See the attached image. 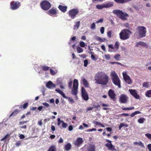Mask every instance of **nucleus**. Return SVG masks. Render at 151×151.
<instances>
[{
    "label": "nucleus",
    "instance_id": "nucleus-1",
    "mask_svg": "<svg viewBox=\"0 0 151 151\" xmlns=\"http://www.w3.org/2000/svg\"><path fill=\"white\" fill-rule=\"evenodd\" d=\"M96 83L102 85H106L109 82L108 76L104 73L99 72L97 73L95 76Z\"/></svg>",
    "mask_w": 151,
    "mask_h": 151
},
{
    "label": "nucleus",
    "instance_id": "nucleus-2",
    "mask_svg": "<svg viewBox=\"0 0 151 151\" xmlns=\"http://www.w3.org/2000/svg\"><path fill=\"white\" fill-rule=\"evenodd\" d=\"M110 75L114 84L117 86L119 88H121L120 81L115 71H111Z\"/></svg>",
    "mask_w": 151,
    "mask_h": 151
},
{
    "label": "nucleus",
    "instance_id": "nucleus-3",
    "mask_svg": "<svg viewBox=\"0 0 151 151\" xmlns=\"http://www.w3.org/2000/svg\"><path fill=\"white\" fill-rule=\"evenodd\" d=\"M131 34V31L127 29H124L122 30L119 34V38L122 40H126L129 38Z\"/></svg>",
    "mask_w": 151,
    "mask_h": 151
},
{
    "label": "nucleus",
    "instance_id": "nucleus-4",
    "mask_svg": "<svg viewBox=\"0 0 151 151\" xmlns=\"http://www.w3.org/2000/svg\"><path fill=\"white\" fill-rule=\"evenodd\" d=\"M137 33L140 37H143L146 36L147 32L146 28L144 26H139L137 28Z\"/></svg>",
    "mask_w": 151,
    "mask_h": 151
},
{
    "label": "nucleus",
    "instance_id": "nucleus-5",
    "mask_svg": "<svg viewBox=\"0 0 151 151\" xmlns=\"http://www.w3.org/2000/svg\"><path fill=\"white\" fill-rule=\"evenodd\" d=\"M113 12L117 17H119L122 20L127 19V17H128V15L125 12L118 10H114L113 11Z\"/></svg>",
    "mask_w": 151,
    "mask_h": 151
},
{
    "label": "nucleus",
    "instance_id": "nucleus-6",
    "mask_svg": "<svg viewBox=\"0 0 151 151\" xmlns=\"http://www.w3.org/2000/svg\"><path fill=\"white\" fill-rule=\"evenodd\" d=\"M119 46V42L118 41H116L114 44V46L113 45L110 44L108 46V51L111 52H115L118 50Z\"/></svg>",
    "mask_w": 151,
    "mask_h": 151
},
{
    "label": "nucleus",
    "instance_id": "nucleus-7",
    "mask_svg": "<svg viewBox=\"0 0 151 151\" xmlns=\"http://www.w3.org/2000/svg\"><path fill=\"white\" fill-rule=\"evenodd\" d=\"M78 82L77 80L75 79L73 81V87L72 89L71 93L73 95H76L78 91Z\"/></svg>",
    "mask_w": 151,
    "mask_h": 151
},
{
    "label": "nucleus",
    "instance_id": "nucleus-8",
    "mask_svg": "<svg viewBox=\"0 0 151 151\" xmlns=\"http://www.w3.org/2000/svg\"><path fill=\"white\" fill-rule=\"evenodd\" d=\"M41 8L45 10H47L51 7L50 4L48 1H44L40 4Z\"/></svg>",
    "mask_w": 151,
    "mask_h": 151
},
{
    "label": "nucleus",
    "instance_id": "nucleus-9",
    "mask_svg": "<svg viewBox=\"0 0 151 151\" xmlns=\"http://www.w3.org/2000/svg\"><path fill=\"white\" fill-rule=\"evenodd\" d=\"M79 12L78 9H73L69 12V16L72 19H74L76 15Z\"/></svg>",
    "mask_w": 151,
    "mask_h": 151
},
{
    "label": "nucleus",
    "instance_id": "nucleus-10",
    "mask_svg": "<svg viewBox=\"0 0 151 151\" xmlns=\"http://www.w3.org/2000/svg\"><path fill=\"white\" fill-rule=\"evenodd\" d=\"M128 99V96L125 94H121L119 97V102L121 103H126Z\"/></svg>",
    "mask_w": 151,
    "mask_h": 151
},
{
    "label": "nucleus",
    "instance_id": "nucleus-11",
    "mask_svg": "<svg viewBox=\"0 0 151 151\" xmlns=\"http://www.w3.org/2000/svg\"><path fill=\"white\" fill-rule=\"evenodd\" d=\"M10 4V7L13 10L17 9L20 6V3L18 2L12 1L11 2Z\"/></svg>",
    "mask_w": 151,
    "mask_h": 151
},
{
    "label": "nucleus",
    "instance_id": "nucleus-12",
    "mask_svg": "<svg viewBox=\"0 0 151 151\" xmlns=\"http://www.w3.org/2000/svg\"><path fill=\"white\" fill-rule=\"evenodd\" d=\"M81 93L83 98L84 100L87 101L88 99V96L83 87L81 88Z\"/></svg>",
    "mask_w": 151,
    "mask_h": 151
},
{
    "label": "nucleus",
    "instance_id": "nucleus-13",
    "mask_svg": "<svg viewBox=\"0 0 151 151\" xmlns=\"http://www.w3.org/2000/svg\"><path fill=\"white\" fill-rule=\"evenodd\" d=\"M122 75L124 79L126 82L129 84H131L132 83V81L129 76L127 74L126 72H124L122 73Z\"/></svg>",
    "mask_w": 151,
    "mask_h": 151
},
{
    "label": "nucleus",
    "instance_id": "nucleus-14",
    "mask_svg": "<svg viewBox=\"0 0 151 151\" xmlns=\"http://www.w3.org/2000/svg\"><path fill=\"white\" fill-rule=\"evenodd\" d=\"M129 91L131 94L135 99H138L139 98V96L137 94L136 90L131 89L129 90Z\"/></svg>",
    "mask_w": 151,
    "mask_h": 151
},
{
    "label": "nucleus",
    "instance_id": "nucleus-15",
    "mask_svg": "<svg viewBox=\"0 0 151 151\" xmlns=\"http://www.w3.org/2000/svg\"><path fill=\"white\" fill-rule=\"evenodd\" d=\"M46 86L49 88L52 89L56 87V85L53 84L51 81H49L47 83Z\"/></svg>",
    "mask_w": 151,
    "mask_h": 151
},
{
    "label": "nucleus",
    "instance_id": "nucleus-16",
    "mask_svg": "<svg viewBox=\"0 0 151 151\" xmlns=\"http://www.w3.org/2000/svg\"><path fill=\"white\" fill-rule=\"evenodd\" d=\"M105 146L107 147L108 149L109 150L111 151L116 150L115 148L112 145L111 142L106 144Z\"/></svg>",
    "mask_w": 151,
    "mask_h": 151
},
{
    "label": "nucleus",
    "instance_id": "nucleus-17",
    "mask_svg": "<svg viewBox=\"0 0 151 151\" xmlns=\"http://www.w3.org/2000/svg\"><path fill=\"white\" fill-rule=\"evenodd\" d=\"M83 142V139L79 137L78 138L76 142H75L74 144L75 145L77 146H79L81 145Z\"/></svg>",
    "mask_w": 151,
    "mask_h": 151
},
{
    "label": "nucleus",
    "instance_id": "nucleus-18",
    "mask_svg": "<svg viewBox=\"0 0 151 151\" xmlns=\"http://www.w3.org/2000/svg\"><path fill=\"white\" fill-rule=\"evenodd\" d=\"M108 94L109 96L111 99H114L115 98V95L114 92L112 90H109L108 92Z\"/></svg>",
    "mask_w": 151,
    "mask_h": 151
},
{
    "label": "nucleus",
    "instance_id": "nucleus-19",
    "mask_svg": "<svg viewBox=\"0 0 151 151\" xmlns=\"http://www.w3.org/2000/svg\"><path fill=\"white\" fill-rule=\"evenodd\" d=\"M47 14L51 16L56 14L57 13L56 9L52 8L47 12Z\"/></svg>",
    "mask_w": 151,
    "mask_h": 151
},
{
    "label": "nucleus",
    "instance_id": "nucleus-20",
    "mask_svg": "<svg viewBox=\"0 0 151 151\" xmlns=\"http://www.w3.org/2000/svg\"><path fill=\"white\" fill-rule=\"evenodd\" d=\"M95 147L93 145H90L88 146L87 151H95Z\"/></svg>",
    "mask_w": 151,
    "mask_h": 151
},
{
    "label": "nucleus",
    "instance_id": "nucleus-21",
    "mask_svg": "<svg viewBox=\"0 0 151 151\" xmlns=\"http://www.w3.org/2000/svg\"><path fill=\"white\" fill-rule=\"evenodd\" d=\"M58 8L62 12L64 13L67 10V7L66 6L59 5L58 6Z\"/></svg>",
    "mask_w": 151,
    "mask_h": 151
},
{
    "label": "nucleus",
    "instance_id": "nucleus-22",
    "mask_svg": "<svg viewBox=\"0 0 151 151\" xmlns=\"http://www.w3.org/2000/svg\"><path fill=\"white\" fill-rule=\"evenodd\" d=\"M133 145H138V146H140L142 148H144L145 147L143 143H142L141 141H139V142H135L133 143Z\"/></svg>",
    "mask_w": 151,
    "mask_h": 151
},
{
    "label": "nucleus",
    "instance_id": "nucleus-23",
    "mask_svg": "<svg viewBox=\"0 0 151 151\" xmlns=\"http://www.w3.org/2000/svg\"><path fill=\"white\" fill-rule=\"evenodd\" d=\"M82 80L83 84V85L86 87L89 88V84L88 82L85 78H82Z\"/></svg>",
    "mask_w": 151,
    "mask_h": 151
},
{
    "label": "nucleus",
    "instance_id": "nucleus-24",
    "mask_svg": "<svg viewBox=\"0 0 151 151\" xmlns=\"http://www.w3.org/2000/svg\"><path fill=\"white\" fill-rule=\"evenodd\" d=\"M71 144L70 143H68L65 145L64 147V148L65 150L68 151L71 149Z\"/></svg>",
    "mask_w": 151,
    "mask_h": 151
},
{
    "label": "nucleus",
    "instance_id": "nucleus-25",
    "mask_svg": "<svg viewBox=\"0 0 151 151\" xmlns=\"http://www.w3.org/2000/svg\"><path fill=\"white\" fill-rule=\"evenodd\" d=\"M95 39L96 40L99 41L101 42H104L106 40L105 38H102L98 36H96L95 37Z\"/></svg>",
    "mask_w": 151,
    "mask_h": 151
},
{
    "label": "nucleus",
    "instance_id": "nucleus-26",
    "mask_svg": "<svg viewBox=\"0 0 151 151\" xmlns=\"http://www.w3.org/2000/svg\"><path fill=\"white\" fill-rule=\"evenodd\" d=\"M55 91L60 94L64 98H66V96L65 95L63 92L60 89H56Z\"/></svg>",
    "mask_w": 151,
    "mask_h": 151
},
{
    "label": "nucleus",
    "instance_id": "nucleus-27",
    "mask_svg": "<svg viewBox=\"0 0 151 151\" xmlns=\"http://www.w3.org/2000/svg\"><path fill=\"white\" fill-rule=\"evenodd\" d=\"M116 3L122 4L125 2L129 1L132 0H114Z\"/></svg>",
    "mask_w": 151,
    "mask_h": 151
},
{
    "label": "nucleus",
    "instance_id": "nucleus-28",
    "mask_svg": "<svg viewBox=\"0 0 151 151\" xmlns=\"http://www.w3.org/2000/svg\"><path fill=\"white\" fill-rule=\"evenodd\" d=\"M104 8H108L113 6V4L112 2H110L108 3L104 4Z\"/></svg>",
    "mask_w": 151,
    "mask_h": 151
},
{
    "label": "nucleus",
    "instance_id": "nucleus-29",
    "mask_svg": "<svg viewBox=\"0 0 151 151\" xmlns=\"http://www.w3.org/2000/svg\"><path fill=\"white\" fill-rule=\"evenodd\" d=\"M139 45L143 46H146L147 45V44L145 42H137L136 45V46L138 47Z\"/></svg>",
    "mask_w": 151,
    "mask_h": 151
},
{
    "label": "nucleus",
    "instance_id": "nucleus-30",
    "mask_svg": "<svg viewBox=\"0 0 151 151\" xmlns=\"http://www.w3.org/2000/svg\"><path fill=\"white\" fill-rule=\"evenodd\" d=\"M75 25H74L73 27L74 29H78L79 28L80 24V22L78 21L76 22H75Z\"/></svg>",
    "mask_w": 151,
    "mask_h": 151
},
{
    "label": "nucleus",
    "instance_id": "nucleus-31",
    "mask_svg": "<svg viewBox=\"0 0 151 151\" xmlns=\"http://www.w3.org/2000/svg\"><path fill=\"white\" fill-rule=\"evenodd\" d=\"M145 120L146 119L145 118L143 117L141 118L138 120V122L139 123L142 124L144 122Z\"/></svg>",
    "mask_w": 151,
    "mask_h": 151
},
{
    "label": "nucleus",
    "instance_id": "nucleus-32",
    "mask_svg": "<svg viewBox=\"0 0 151 151\" xmlns=\"http://www.w3.org/2000/svg\"><path fill=\"white\" fill-rule=\"evenodd\" d=\"M48 151H56L55 147L54 145H52L49 149Z\"/></svg>",
    "mask_w": 151,
    "mask_h": 151
},
{
    "label": "nucleus",
    "instance_id": "nucleus-33",
    "mask_svg": "<svg viewBox=\"0 0 151 151\" xmlns=\"http://www.w3.org/2000/svg\"><path fill=\"white\" fill-rule=\"evenodd\" d=\"M102 106L103 107H105L103 108V109L104 110H107L109 109L108 107L109 106V105L108 104H102Z\"/></svg>",
    "mask_w": 151,
    "mask_h": 151
},
{
    "label": "nucleus",
    "instance_id": "nucleus-34",
    "mask_svg": "<svg viewBox=\"0 0 151 151\" xmlns=\"http://www.w3.org/2000/svg\"><path fill=\"white\" fill-rule=\"evenodd\" d=\"M64 98L68 99L69 102L71 104H73L75 102L74 100L70 97H68L66 96V98Z\"/></svg>",
    "mask_w": 151,
    "mask_h": 151
},
{
    "label": "nucleus",
    "instance_id": "nucleus-35",
    "mask_svg": "<svg viewBox=\"0 0 151 151\" xmlns=\"http://www.w3.org/2000/svg\"><path fill=\"white\" fill-rule=\"evenodd\" d=\"M76 50L77 52L78 53L82 52H83V49L80 47H78L76 48Z\"/></svg>",
    "mask_w": 151,
    "mask_h": 151
},
{
    "label": "nucleus",
    "instance_id": "nucleus-36",
    "mask_svg": "<svg viewBox=\"0 0 151 151\" xmlns=\"http://www.w3.org/2000/svg\"><path fill=\"white\" fill-rule=\"evenodd\" d=\"M146 96L149 97H151V90L148 91L146 93Z\"/></svg>",
    "mask_w": 151,
    "mask_h": 151
},
{
    "label": "nucleus",
    "instance_id": "nucleus-37",
    "mask_svg": "<svg viewBox=\"0 0 151 151\" xmlns=\"http://www.w3.org/2000/svg\"><path fill=\"white\" fill-rule=\"evenodd\" d=\"M96 8L97 9H102L103 8H104V4L101 5H97L96 6Z\"/></svg>",
    "mask_w": 151,
    "mask_h": 151
},
{
    "label": "nucleus",
    "instance_id": "nucleus-38",
    "mask_svg": "<svg viewBox=\"0 0 151 151\" xmlns=\"http://www.w3.org/2000/svg\"><path fill=\"white\" fill-rule=\"evenodd\" d=\"M50 73L52 75H55L57 73V71H54L52 69H50Z\"/></svg>",
    "mask_w": 151,
    "mask_h": 151
},
{
    "label": "nucleus",
    "instance_id": "nucleus-39",
    "mask_svg": "<svg viewBox=\"0 0 151 151\" xmlns=\"http://www.w3.org/2000/svg\"><path fill=\"white\" fill-rule=\"evenodd\" d=\"M134 107H127L123 108L122 109L124 110H131L134 109Z\"/></svg>",
    "mask_w": 151,
    "mask_h": 151
},
{
    "label": "nucleus",
    "instance_id": "nucleus-40",
    "mask_svg": "<svg viewBox=\"0 0 151 151\" xmlns=\"http://www.w3.org/2000/svg\"><path fill=\"white\" fill-rule=\"evenodd\" d=\"M79 45L81 47H83L86 45L85 43L83 41H80L79 42Z\"/></svg>",
    "mask_w": 151,
    "mask_h": 151
},
{
    "label": "nucleus",
    "instance_id": "nucleus-41",
    "mask_svg": "<svg viewBox=\"0 0 151 151\" xmlns=\"http://www.w3.org/2000/svg\"><path fill=\"white\" fill-rule=\"evenodd\" d=\"M18 110H14L10 115L9 116H12L13 115H16L18 113Z\"/></svg>",
    "mask_w": 151,
    "mask_h": 151
},
{
    "label": "nucleus",
    "instance_id": "nucleus-42",
    "mask_svg": "<svg viewBox=\"0 0 151 151\" xmlns=\"http://www.w3.org/2000/svg\"><path fill=\"white\" fill-rule=\"evenodd\" d=\"M104 57L106 60H109L110 59V56L109 54H105L104 55Z\"/></svg>",
    "mask_w": 151,
    "mask_h": 151
},
{
    "label": "nucleus",
    "instance_id": "nucleus-43",
    "mask_svg": "<svg viewBox=\"0 0 151 151\" xmlns=\"http://www.w3.org/2000/svg\"><path fill=\"white\" fill-rule=\"evenodd\" d=\"M150 86L148 83H144L143 84V86L146 88H148Z\"/></svg>",
    "mask_w": 151,
    "mask_h": 151
},
{
    "label": "nucleus",
    "instance_id": "nucleus-44",
    "mask_svg": "<svg viewBox=\"0 0 151 151\" xmlns=\"http://www.w3.org/2000/svg\"><path fill=\"white\" fill-rule=\"evenodd\" d=\"M42 69L45 71H47L48 70L50 67H48L47 66H44L42 67Z\"/></svg>",
    "mask_w": 151,
    "mask_h": 151
},
{
    "label": "nucleus",
    "instance_id": "nucleus-45",
    "mask_svg": "<svg viewBox=\"0 0 151 151\" xmlns=\"http://www.w3.org/2000/svg\"><path fill=\"white\" fill-rule=\"evenodd\" d=\"M120 55L119 54H117L115 55L114 57V58L116 60H118L120 58Z\"/></svg>",
    "mask_w": 151,
    "mask_h": 151
},
{
    "label": "nucleus",
    "instance_id": "nucleus-46",
    "mask_svg": "<svg viewBox=\"0 0 151 151\" xmlns=\"http://www.w3.org/2000/svg\"><path fill=\"white\" fill-rule=\"evenodd\" d=\"M96 28L95 24L94 22H93L91 25V29H94Z\"/></svg>",
    "mask_w": 151,
    "mask_h": 151
},
{
    "label": "nucleus",
    "instance_id": "nucleus-47",
    "mask_svg": "<svg viewBox=\"0 0 151 151\" xmlns=\"http://www.w3.org/2000/svg\"><path fill=\"white\" fill-rule=\"evenodd\" d=\"M62 122V127L64 128H66L67 126V124L66 123H65L63 121V122Z\"/></svg>",
    "mask_w": 151,
    "mask_h": 151
},
{
    "label": "nucleus",
    "instance_id": "nucleus-48",
    "mask_svg": "<svg viewBox=\"0 0 151 151\" xmlns=\"http://www.w3.org/2000/svg\"><path fill=\"white\" fill-rule=\"evenodd\" d=\"M21 141H17L15 145L17 147H19V146L21 145Z\"/></svg>",
    "mask_w": 151,
    "mask_h": 151
},
{
    "label": "nucleus",
    "instance_id": "nucleus-49",
    "mask_svg": "<svg viewBox=\"0 0 151 151\" xmlns=\"http://www.w3.org/2000/svg\"><path fill=\"white\" fill-rule=\"evenodd\" d=\"M91 58L92 60L94 61L96 60L97 59V58H96L93 54H92L91 55Z\"/></svg>",
    "mask_w": 151,
    "mask_h": 151
},
{
    "label": "nucleus",
    "instance_id": "nucleus-50",
    "mask_svg": "<svg viewBox=\"0 0 151 151\" xmlns=\"http://www.w3.org/2000/svg\"><path fill=\"white\" fill-rule=\"evenodd\" d=\"M110 63L111 64H118V65H120L121 66H122V64L119 63V62H111Z\"/></svg>",
    "mask_w": 151,
    "mask_h": 151
},
{
    "label": "nucleus",
    "instance_id": "nucleus-51",
    "mask_svg": "<svg viewBox=\"0 0 151 151\" xmlns=\"http://www.w3.org/2000/svg\"><path fill=\"white\" fill-rule=\"evenodd\" d=\"M58 123V125L59 126L60 125L61 123H62V122H63V121L60 120V119L59 118H58L57 119Z\"/></svg>",
    "mask_w": 151,
    "mask_h": 151
},
{
    "label": "nucleus",
    "instance_id": "nucleus-52",
    "mask_svg": "<svg viewBox=\"0 0 151 151\" xmlns=\"http://www.w3.org/2000/svg\"><path fill=\"white\" fill-rule=\"evenodd\" d=\"M145 135L148 138L151 140V134L149 133L146 134Z\"/></svg>",
    "mask_w": 151,
    "mask_h": 151
},
{
    "label": "nucleus",
    "instance_id": "nucleus-53",
    "mask_svg": "<svg viewBox=\"0 0 151 151\" xmlns=\"http://www.w3.org/2000/svg\"><path fill=\"white\" fill-rule=\"evenodd\" d=\"M100 31L101 34H103L104 33V27H102L101 28Z\"/></svg>",
    "mask_w": 151,
    "mask_h": 151
},
{
    "label": "nucleus",
    "instance_id": "nucleus-54",
    "mask_svg": "<svg viewBox=\"0 0 151 151\" xmlns=\"http://www.w3.org/2000/svg\"><path fill=\"white\" fill-rule=\"evenodd\" d=\"M84 66L85 67H86L88 64V61L87 60H85L84 61Z\"/></svg>",
    "mask_w": 151,
    "mask_h": 151
},
{
    "label": "nucleus",
    "instance_id": "nucleus-55",
    "mask_svg": "<svg viewBox=\"0 0 151 151\" xmlns=\"http://www.w3.org/2000/svg\"><path fill=\"white\" fill-rule=\"evenodd\" d=\"M42 104L43 106H45L46 107H48L50 106L49 104L47 103H43Z\"/></svg>",
    "mask_w": 151,
    "mask_h": 151
},
{
    "label": "nucleus",
    "instance_id": "nucleus-56",
    "mask_svg": "<svg viewBox=\"0 0 151 151\" xmlns=\"http://www.w3.org/2000/svg\"><path fill=\"white\" fill-rule=\"evenodd\" d=\"M111 34L112 32L111 31H109L107 32V35L109 38H111Z\"/></svg>",
    "mask_w": 151,
    "mask_h": 151
},
{
    "label": "nucleus",
    "instance_id": "nucleus-57",
    "mask_svg": "<svg viewBox=\"0 0 151 151\" xmlns=\"http://www.w3.org/2000/svg\"><path fill=\"white\" fill-rule=\"evenodd\" d=\"M96 129L92 128V129H88L86 131L87 132H92V131H96Z\"/></svg>",
    "mask_w": 151,
    "mask_h": 151
},
{
    "label": "nucleus",
    "instance_id": "nucleus-58",
    "mask_svg": "<svg viewBox=\"0 0 151 151\" xmlns=\"http://www.w3.org/2000/svg\"><path fill=\"white\" fill-rule=\"evenodd\" d=\"M72 81H70L68 83V86L69 88H71L72 87Z\"/></svg>",
    "mask_w": 151,
    "mask_h": 151
},
{
    "label": "nucleus",
    "instance_id": "nucleus-59",
    "mask_svg": "<svg viewBox=\"0 0 151 151\" xmlns=\"http://www.w3.org/2000/svg\"><path fill=\"white\" fill-rule=\"evenodd\" d=\"M103 21V19H101L98 21H97L96 22V23H102Z\"/></svg>",
    "mask_w": 151,
    "mask_h": 151
},
{
    "label": "nucleus",
    "instance_id": "nucleus-60",
    "mask_svg": "<svg viewBox=\"0 0 151 151\" xmlns=\"http://www.w3.org/2000/svg\"><path fill=\"white\" fill-rule=\"evenodd\" d=\"M124 126H125V124H123V123H121L119 127V129L120 130L121 129V128L123 127Z\"/></svg>",
    "mask_w": 151,
    "mask_h": 151
},
{
    "label": "nucleus",
    "instance_id": "nucleus-61",
    "mask_svg": "<svg viewBox=\"0 0 151 151\" xmlns=\"http://www.w3.org/2000/svg\"><path fill=\"white\" fill-rule=\"evenodd\" d=\"M28 103H26L24 104L23 105V108L24 109H25L28 106Z\"/></svg>",
    "mask_w": 151,
    "mask_h": 151
},
{
    "label": "nucleus",
    "instance_id": "nucleus-62",
    "mask_svg": "<svg viewBox=\"0 0 151 151\" xmlns=\"http://www.w3.org/2000/svg\"><path fill=\"white\" fill-rule=\"evenodd\" d=\"M93 123L96 125H100L101 123L96 121H94Z\"/></svg>",
    "mask_w": 151,
    "mask_h": 151
},
{
    "label": "nucleus",
    "instance_id": "nucleus-63",
    "mask_svg": "<svg viewBox=\"0 0 151 151\" xmlns=\"http://www.w3.org/2000/svg\"><path fill=\"white\" fill-rule=\"evenodd\" d=\"M63 142V139L61 137H60L58 141V143H62Z\"/></svg>",
    "mask_w": 151,
    "mask_h": 151
},
{
    "label": "nucleus",
    "instance_id": "nucleus-64",
    "mask_svg": "<svg viewBox=\"0 0 151 151\" xmlns=\"http://www.w3.org/2000/svg\"><path fill=\"white\" fill-rule=\"evenodd\" d=\"M147 147L149 151H151V144L148 145Z\"/></svg>",
    "mask_w": 151,
    "mask_h": 151
}]
</instances>
